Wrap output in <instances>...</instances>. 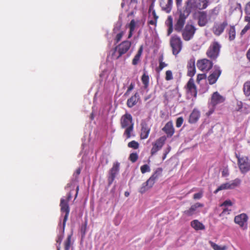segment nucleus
<instances>
[{"label": "nucleus", "mask_w": 250, "mask_h": 250, "mask_svg": "<svg viewBox=\"0 0 250 250\" xmlns=\"http://www.w3.org/2000/svg\"><path fill=\"white\" fill-rule=\"evenodd\" d=\"M243 103L241 101H237L234 107V110L236 111H240L243 107Z\"/></svg>", "instance_id": "40"}, {"label": "nucleus", "mask_w": 250, "mask_h": 250, "mask_svg": "<svg viewBox=\"0 0 250 250\" xmlns=\"http://www.w3.org/2000/svg\"><path fill=\"white\" fill-rule=\"evenodd\" d=\"M232 205V203L231 202V201L229 200H226L222 204H221L220 205V207L227 206H231Z\"/></svg>", "instance_id": "51"}, {"label": "nucleus", "mask_w": 250, "mask_h": 250, "mask_svg": "<svg viewBox=\"0 0 250 250\" xmlns=\"http://www.w3.org/2000/svg\"><path fill=\"white\" fill-rule=\"evenodd\" d=\"M196 29L192 24H187L182 32V36L183 40L188 41L192 39L195 33Z\"/></svg>", "instance_id": "10"}, {"label": "nucleus", "mask_w": 250, "mask_h": 250, "mask_svg": "<svg viewBox=\"0 0 250 250\" xmlns=\"http://www.w3.org/2000/svg\"><path fill=\"white\" fill-rule=\"evenodd\" d=\"M228 25L227 21H224L222 22H216L214 23L211 31L215 36H219L223 33Z\"/></svg>", "instance_id": "14"}, {"label": "nucleus", "mask_w": 250, "mask_h": 250, "mask_svg": "<svg viewBox=\"0 0 250 250\" xmlns=\"http://www.w3.org/2000/svg\"><path fill=\"white\" fill-rule=\"evenodd\" d=\"M139 100V95L138 93H136L134 95L132 96L127 101L126 104L128 107H132L138 102Z\"/></svg>", "instance_id": "28"}, {"label": "nucleus", "mask_w": 250, "mask_h": 250, "mask_svg": "<svg viewBox=\"0 0 250 250\" xmlns=\"http://www.w3.org/2000/svg\"><path fill=\"white\" fill-rule=\"evenodd\" d=\"M209 243L214 250H226L227 249L226 246L221 247L211 241L209 242Z\"/></svg>", "instance_id": "34"}, {"label": "nucleus", "mask_w": 250, "mask_h": 250, "mask_svg": "<svg viewBox=\"0 0 250 250\" xmlns=\"http://www.w3.org/2000/svg\"><path fill=\"white\" fill-rule=\"evenodd\" d=\"M87 229V222L85 221V223L83 224L81 226V232L82 236H84L86 233V230Z\"/></svg>", "instance_id": "42"}, {"label": "nucleus", "mask_w": 250, "mask_h": 250, "mask_svg": "<svg viewBox=\"0 0 250 250\" xmlns=\"http://www.w3.org/2000/svg\"><path fill=\"white\" fill-rule=\"evenodd\" d=\"M208 23L207 14L205 11L199 12L198 18V24L201 26H204Z\"/></svg>", "instance_id": "25"}, {"label": "nucleus", "mask_w": 250, "mask_h": 250, "mask_svg": "<svg viewBox=\"0 0 250 250\" xmlns=\"http://www.w3.org/2000/svg\"><path fill=\"white\" fill-rule=\"evenodd\" d=\"M120 169V163L116 162L113 164L112 168L109 172V176L108 177V185H110L113 182L116 175L118 173Z\"/></svg>", "instance_id": "16"}, {"label": "nucleus", "mask_w": 250, "mask_h": 250, "mask_svg": "<svg viewBox=\"0 0 250 250\" xmlns=\"http://www.w3.org/2000/svg\"><path fill=\"white\" fill-rule=\"evenodd\" d=\"M141 81L143 84H144V87L145 89L148 88L149 82V78L148 75H146V73H144L141 77Z\"/></svg>", "instance_id": "30"}, {"label": "nucleus", "mask_w": 250, "mask_h": 250, "mask_svg": "<svg viewBox=\"0 0 250 250\" xmlns=\"http://www.w3.org/2000/svg\"><path fill=\"white\" fill-rule=\"evenodd\" d=\"M244 20L245 21L247 22L250 25V16H245Z\"/></svg>", "instance_id": "59"}, {"label": "nucleus", "mask_w": 250, "mask_h": 250, "mask_svg": "<svg viewBox=\"0 0 250 250\" xmlns=\"http://www.w3.org/2000/svg\"><path fill=\"white\" fill-rule=\"evenodd\" d=\"M152 15L153 16V19H154L156 20H158V16L156 15V12L155 10H153V11L152 12Z\"/></svg>", "instance_id": "58"}, {"label": "nucleus", "mask_w": 250, "mask_h": 250, "mask_svg": "<svg viewBox=\"0 0 250 250\" xmlns=\"http://www.w3.org/2000/svg\"><path fill=\"white\" fill-rule=\"evenodd\" d=\"M203 195V191H200V192H199L198 193H195L193 195V198L194 200L200 199H201Z\"/></svg>", "instance_id": "45"}, {"label": "nucleus", "mask_w": 250, "mask_h": 250, "mask_svg": "<svg viewBox=\"0 0 250 250\" xmlns=\"http://www.w3.org/2000/svg\"><path fill=\"white\" fill-rule=\"evenodd\" d=\"M227 33L229 36V41H233L236 36V30L234 25H230L229 28L227 30Z\"/></svg>", "instance_id": "29"}, {"label": "nucleus", "mask_w": 250, "mask_h": 250, "mask_svg": "<svg viewBox=\"0 0 250 250\" xmlns=\"http://www.w3.org/2000/svg\"><path fill=\"white\" fill-rule=\"evenodd\" d=\"M200 117V111L197 109L194 108L189 115L188 122L190 124H195L198 121Z\"/></svg>", "instance_id": "26"}, {"label": "nucleus", "mask_w": 250, "mask_h": 250, "mask_svg": "<svg viewBox=\"0 0 250 250\" xmlns=\"http://www.w3.org/2000/svg\"><path fill=\"white\" fill-rule=\"evenodd\" d=\"M134 84L133 83H131L126 92L125 94V95H128L130 93V92L134 88Z\"/></svg>", "instance_id": "50"}, {"label": "nucleus", "mask_w": 250, "mask_h": 250, "mask_svg": "<svg viewBox=\"0 0 250 250\" xmlns=\"http://www.w3.org/2000/svg\"><path fill=\"white\" fill-rule=\"evenodd\" d=\"M229 210L227 208H224L223 210V211L222 212V213L220 214V216H222V215H223L224 214H229Z\"/></svg>", "instance_id": "57"}, {"label": "nucleus", "mask_w": 250, "mask_h": 250, "mask_svg": "<svg viewBox=\"0 0 250 250\" xmlns=\"http://www.w3.org/2000/svg\"><path fill=\"white\" fill-rule=\"evenodd\" d=\"M138 159V155L137 153H132L130 154L129 157V160L132 162L135 163Z\"/></svg>", "instance_id": "38"}, {"label": "nucleus", "mask_w": 250, "mask_h": 250, "mask_svg": "<svg viewBox=\"0 0 250 250\" xmlns=\"http://www.w3.org/2000/svg\"><path fill=\"white\" fill-rule=\"evenodd\" d=\"M162 130L167 134L168 138L171 137L175 133V129L172 121L167 123L162 128Z\"/></svg>", "instance_id": "22"}, {"label": "nucleus", "mask_w": 250, "mask_h": 250, "mask_svg": "<svg viewBox=\"0 0 250 250\" xmlns=\"http://www.w3.org/2000/svg\"><path fill=\"white\" fill-rule=\"evenodd\" d=\"M143 45H142L139 47V48L137 52V54L135 55L136 56L141 58V57L142 55L143 51Z\"/></svg>", "instance_id": "46"}, {"label": "nucleus", "mask_w": 250, "mask_h": 250, "mask_svg": "<svg viewBox=\"0 0 250 250\" xmlns=\"http://www.w3.org/2000/svg\"><path fill=\"white\" fill-rule=\"evenodd\" d=\"M143 45H142L139 47V48L137 52V54L135 55L136 56L141 58V57L142 55L143 51Z\"/></svg>", "instance_id": "47"}, {"label": "nucleus", "mask_w": 250, "mask_h": 250, "mask_svg": "<svg viewBox=\"0 0 250 250\" xmlns=\"http://www.w3.org/2000/svg\"><path fill=\"white\" fill-rule=\"evenodd\" d=\"M241 183V180L239 179H235L229 182L224 183L221 185L218 188L214 191V193L216 194L218 191L228 189H233L235 187H238Z\"/></svg>", "instance_id": "12"}, {"label": "nucleus", "mask_w": 250, "mask_h": 250, "mask_svg": "<svg viewBox=\"0 0 250 250\" xmlns=\"http://www.w3.org/2000/svg\"><path fill=\"white\" fill-rule=\"evenodd\" d=\"M157 21L156 20L154 19L153 20H151L148 21V24L150 25H154L156 26L157 25Z\"/></svg>", "instance_id": "54"}, {"label": "nucleus", "mask_w": 250, "mask_h": 250, "mask_svg": "<svg viewBox=\"0 0 250 250\" xmlns=\"http://www.w3.org/2000/svg\"><path fill=\"white\" fill-rule=\"evenodd\" d=\"M167 24L168 26L170 25L173 26V19L171 16H168L167 21Z\"/></svg>", "instance_id": "53"}, {"label": "nucleus", "mask_w": 250, "mask_h": 250, "mask_svg": "<svg viewBox=\"0 0 250 250\" xmlns=\"http://www.w3.org/2000/svg\"><path fill=\"white\" fill-rule=\"evenodd\" d=\"M197 66L202 71L208 72L212 67L213 63L210 60L203 59L197 61Z\"/></svg>", "instance_id": "15"}, {"label": "nucleus", "mask_w": 250, "mask_h": 250, "mask_svg": "<svg viewBox=\"0 0 250 250\" xmlns=\"http://www.w3.org/2000/svg\"><path fill=\"white\" fill-rule=\"evenodd\" d=\"M235 156L237 159V164L242 173L245 174L250 171V160L247 156H241L235 153Z\"/></svg>", "instance_id": "7"}, {"label": "nucleus", "mask_w": 250, "mask_h": 250, "mask_svg": "<svg viewBox=\"0 0 250 250\" xmlns=\"http://www.w3.org/2000/svg\"><path fill=\"white\" fill-rule=\"evenodd\" d=\"M159 67L156 69V71L157 72H160L161 71L164 67L167 66V64L165 62H163V56H161L159 58Z\"/></svg>", "instance_id": "33"}, {"label": "nucleus", "mask_w": 250, "mask_h": 250, "mask_svg": "<svg viewBox=\"0 0 250 250\" xmlns=\"http://www.w3.org/2000/svg\"><path fill=\"white\" fill-rule=\"evenodd\" d=\"M140 138L146 139L150 133L151 126L145 121H142L141 123Z\"/></svg>", "instance_id": "18"}, {"label": "nucleus", "mask_w": 250, "mask_h": 250, "mask_svg": "<svg viewBox=\"0 0 250 250\" xmlns=\"http://www.w3.org/2000/svg\"><path fill=\"white\" fill-rule=\"evenodd\" d=\"M187 75L189 77H192L196 73L195 60L194 59H191L188 61L187 65Z\"/></svg>", "instance_id": "23"}, {"label": "nucleus", "mask_w": 250, "mask_h": 250, "mask_svg": "<svg viewBox=\"0 0 250 250\" xmlns=\"http://www.w3.org/2000/svg\"><path fill=\"white\" fill-rule=\"evenodd\" d=\"M63 234L57 236V238L56 239V242L57 243V250H61V244L62 239H63Z\"/></svg>", "instance_id": "37"}, {"label": "nucleus", "mask_w": 250, "mask_h": 250, "mask_svg": "<svg viewBox=\"0 0 250 250\" xmlns=\"http://www.w3.org/2000/svg\"><path fill=\"white\" fill-rule=\"evenodd\" d=\"M210 0H188L184 6L190 13L193 9L204 10L209 5Z\"/></svg>", "instance_id": "4"}, {"label": "nucleus", "mask_w": 250, "mask_h": 250, "mask_svg": "<svg viewBox=\"0 0 250 250\" xmlns=\"http://www.w3.org/2000/svg\"><path fill=\"white\" fill-rule=\"evenodd\" d=\"M184 122V119L183 117H178L176 122V126L177 127L179 128L181 126Z\"/></svg>", "instance_id": "44"}, {"label": "nucleus", "mask_w": 250, "mask_h": 250, "mask_svg": "<svg viewBox=\"0 0 250 250\" xmlns=\"http://www.w3.org/2000/svg\"><path fill=\"white\" fill-rule=\"evenodd\" d=\"M135 27L136 22L134 20H132L129 24V32L128 35V39H130L132 36Z\"/></svg>", "instance_id": "32"}, {"label": "nucleus", "mask_w": 250, "mask_h": 250, "mask_svg": "<svg viewBox=\"0 0 250 250\" xmlns=\"http://www.w3.org/2000/svg\"><path fill=\"white\" fill-rule=\"evenodd\" d=\"M72 197V194L70 192L67 194V197L66 199H64L62 198L60 200V209L61 212L62 216L63 214L64 213V215L63 218V222L62 224V233H64L66 222L68 219V217L69 216V212H70V207L69 206L68 203Z\"/></svg>", "instance_id": "2"}, {"label": "nucleus", "mask_w": 250, "mask_h": 250, "mask_svg": "<svg viewBox=\"0 0 250 250\" xmlns=\"http://www.w3.org/2000/svg\"><path fill=\"white\" fill-rule=\"evenodd\" d=\"M221 72L219 67L215 66L214 70L208 77L209 83L211 85L215 83L220 77Z\"/></svg>", "instance_id": "21"}, {"label": "nucleus", "mask_w": 250, "mask_h": 250, "mask_svg": "<svg viewBox=\"0 0 250 250\" xmlns=\"http://www.w3.org/2000/svg\"><path fill=\"white\" fill-rule=\"evenodd\" d=\"M140 60V58L135 56L132 60V63L134 65H137Z\"/></svg>", "instance_id": "52"}, {"label": "nucleus", "mask_w": 250, "mask_h": 250, "mask_svg": "<svg viewBox=\"0 0 250 250\" xmlns=\"http://www.w3.org/2000/svg\"><path fill=\"white\" fill-rule=\"evenodd\" d=\"M221 44L217 41L212 42L206 52L207 56L211 60H215L219 55Z\"/></svg>", "instance_id": "8"}, {"label": "nucleus", "mask_w": 250, "mask_h": 250, "mask_svg": "<svg viewBox=\"0 0 250 250\" xmlns=\"http://www.w3.org/2000/svg\"><path fill=\"white\" fill-rule=\"evenodd\" d=\"M168 28L167 30V35L169 36L171 34V33L172 32L173 30V26L170 25L169 26H168Z\"/></svg>", "instance_id": "55"}, {"label": "nucleus", "mask_w": 250, "mask_h": 250, "mask_svg": "<svg viewBox=\"0 0 250 250\" xmlns=\"http://www.w3.org/2000/svg\"><path fill=\"white\" fill-rule=\"evenodd\" d=\"M127 146L128 147L136 149L139 148V144L135 141H132L128 143Z\"/></svg>", "instance_id": "36"}, {"label": "nucleus", "mask_w": 250, "mask_h": 250, "mask_svg": "<svg viewBox=\"0 0 250 250\" xmlns=\"http://www.w3.org/2000/svg\"><path fill=\"white\" fill-rule=\"evenodd\" d=\"M162 172V168H158L147 180L142 184L139 189V192L141 194L145 193L150 189L154 185L156 181L161 176Z\"/></svg>", "instance_id": "3"}, {"label": "nucleus", "mask_w": 250, "mask_h": 250, "mask_svg": "<svg viewBox=\"0 0 250 250\" xmlns=\"http://www.w3.org/2000/svg\"><path fill=\"white\" fill-rule=\"evenodd\" d=\"M243 92L246 96H250V81H247L243 85Z\"/></svg>", "instance_id": "31"}, {"label": "nucleus", "mask_w": 250, "mask_h": 250, "mask_svg": "<svg viewBox=\"0 0 250 250\" xmlns=\"http://www.w3.org/2000/svg\"><path fill=\"white\" fill-rule=\"evenodd\" d=\"M203 207L204 204L199 202L196 203L191 205L188 209L183 211V214L188 217L191 216L199 212L198 210L199 208H203Z\"/></svg>", "instance_id": "19"}, {"label": "nucleus", "mask_w": 250, "mask_h": 250, "mask_svg": "<svg viewBox=\"0 0 250 250\" xmlns=\"http://www.w3.org/2000/svg\"><path fill=\"white\" fill-rule=\"evenodd\" d=\"M175 1L177 7L181 5L182 0H175Z\"/></svg>", "instance_id": "63"}, {"label": "nucleus", "mask_w": 250, "mask_h": 250, "mask_svg": "<svg viewBox=\"0 0 250 250\" xmlns=\"http://www.w3.org/2000/svg\"><path fill=\"white\" fill-rule=\"evenodd\" d=\"M160 5L163 11L169 13L172 8V0H160Z\"/></svg>", "instance_id": "24"}, {"label": "nucleus", "mask_w": 250, "mask_h": 250, "mask_svg": "<svg viewBox=\"0 0 250 250\" xmlns=\"http://www.w3.org/2000/svg\"><path fill=\"white\" fill-rule=\"evenodd\" d=\"M185 88L187 93L190 94L191 96L196 98L197 95V90L196 86L194 83V80L192 78H190Z\"/></svg>", "instance_id": "17"}, {"label": "nucleus", "mask_w": 250, "mask_h": 250, "mask_svg": "<svg viewBox=\"0 0 250 250\" xmlns=\"http://www.w3.org/2000/svg\"><path fill=\"white\" fill-rule=\"evenodd\" d=\"M81 169L80 168H78L76 169V171L75 172L74 175L76 176L79 175L81 173Z\"/></svg>", "instance_id": "60"}, {"label": "nucleus", "mask_w": 250, "mask_h": 250, "mask_svg": "<svg viewBox=\"0 0 250 250\" xmlns=\"http://www.w3.org/2000/svg\"><path fill=\"white\" fill-rule=\"evenodd\" d=\"M245 12L247 15H250V1L246 4Z\"/></svg>", "instance_id": "48"}, {"label": "nucleus", "mask_w": 250, "mask_h": 250, "mask_svg": "<svg viewBox=\"0 0 250 250\" xmlns=\"http://www.w3.org/2000/svg\"><path fill=\"white\" fill-rule=\"evenodd\" d=\"M167 140V137L163 136L157 139L152 144V148L150 150L151 156L155 155L158 151L161 150L165 145Z\"/></svg>", "instance_id": "11"}, {"label": "nucleus", "mask_w": 250, "mask_h": 250, "mask_svg": "<svg viewBox=\"0 0 250 250\" xmlns=\"http://www.w3.org/2000/svg\"><path fill=\"white\" fill-rule=\"evenodd\" d=\"M169 43L172 48V54L177 56L181 51L183 42L180 37L176 35L172 36L170 39Z\"/></svg>", "instance_id": "9"}, {"label": "nucleus", "mask_w": 250, "mask_h": 250, "mask_svg": "<svg viewBox=\"0 0 250 250\" xmlns=\"http://www.w3.org/2000/svg\"><path fill=\"white\" fill-rule=\"evenodd\" d=\"M202 79V75H198L197 78V81H199Z\"/></svg>", "instance_id": "64"}, {"label": "nucleus", "mask_w": 250, "mask_h": 250, "mask_svg": "<svg viewBox=\"0 0 250 250\" xmlns=\"http://www.w3.org/2000/svg\"><path fill=\"white\" fill-rule=\"evenodd\" d=\"M249 29H250V25L248 23L241 32V35H244Z\"/></svg>", "instance_id": "49"}, {"label": "nucleus", "mask_w": 250, "mask_h": 250, "mask_svg": "<svg viewBox=\"0 0 250 250\" xmlns=\"http://www.w3.org/2000/svg\"><path fill=\"white\" fill-rule=\"evenodd\" d=\"M225 100V98L216 91L214 92L211 96L210 104L214 107L216 105L223 103Z\"/></svg>", "instance_id": "20"}, {"label": "nucleus", "mask_w": 250, "mask_h": 250, "mask_svg": "<svg viewBox=\"0 0 250 250\" xmlns=\"http://www.w3.org/2000/svg\"><path fill=\"white\" fill-rule=\"evenodd\" d=\"M248 215L244 213L236 215L234 217V222L238 225L243 229H246L248 228Z\"/></svg>", "instance_id": "13"}, {"label": "nucleus", "mask_w": 250, "mask_h": 250, "mask_svg": "<svg viewBox=\"0 0 250 250\" xmlns=\"http://www.w3.org/2000/svg\"><path fill=\"white\" fill-rule=\"evenodd\" d=\"M246 56L248 59V60L250 61V48L248 50V51L247 52Z\"/></svg>", "instance_id": "61"}, {"label": "nucleus", "mask_w": 250, "mask_h": 250, "mask_svg": "<svg viewBox=\"0 0 250 250\" xmlns=\"http://www.w3.org/2000/svg\"><path fill=\"white\" fill-rule=\"evenodd\" d=\"M124 34V32L121 31L116 35V37L114 39V41L116 43H118L121 40Z\"/></svg>", "instance_id": "43"}, {"label": "nucleus", "mask_w": 250, "mask_h": 250, "mask_svg": "<svg viewBox=\"0 0 250 250\" xmlns=\"http://www.w3.org/2000/svg\"><path fill=\"white\" fill-rule=\"evenodd\" d=\"M190 13L184 7L183 10L180 12L179 16L174 25V30L177 32H181L184 29L186 20Z\"/></svg>", "instance_id": "6"}, {"label": "nucleus", "mask_w": 250, "mask_h": 250, "mask_svg": "<svg viewBox=\"0 0 250 250\" xmlns=\"http://www.w3.org/2000/svg\"><path fill=\"white\" fill-rule=\"evenodd\" d=\"M120 124L121 127L125 129L124 135L126 139L130 138L134 128V123L131 115L128 113L123 115L121 118Z\"/></svg>", "instance_id": "1"}, {"label": "nucleus", "mask_w": 250, "mask_h": 250, "mask_svg": "<svg viewBox=\"0 0 250 250\" xmlns=\"http://www.w3.org/2000/svg\"><path fill=\"white\" fill-rule=\"evenodd\" d=\"M131 46V42L124 41L116 46L114 49L112 56L116 59H119L123 55L126 53Z\"/></svg>", "instance_id": "5"}, {"label": "nucleus", "mask_w": 250, "mask_h": 250, "mask_svg": "<svg viewBox=\"0 0 250 250\" xmlns=\"http://www.w3.org/2000/svg\"><path fill=\"white\" fill-rule=\"evenodd\" d=\"M190 225L195 230H204L205 226L198 220H194L190 222Z\"/></svg>", "instance_id": "27"}, {"label": "nucleus", "mask_w": 250, "mask_h": 250, "mask_svg": "<svg viewBox=\"0 0 250 250\" xmlns=\"http://www.w3.org/2000/svg\"><path fill=\"white\" fill-rule=\"evenodd\" d=\"M154 3L152 2L150 5H149V9H148V13L149 14H150V12H152L153 11V10H154Z\"/></svg>", "instance_id": "56"}, {"label": "nucleus", "mask_w": 250, "mask_h": 250, "mask_svg": "<svg viewBox=\"0 0 250 250\" xmlns=\"http://www.w3.org/2000/svg\"><path fill=\"white\" fill-rule=\"evenodd\" d=\"M171 150V147L170 146H168L165 150H164V153H166V154H168L169 151H170Z\"/></svg>", "instance_id": "62"}, {"label": "nucleus", "mask_w": 250, "mask_h": 250, "mask_svg": "<svg viewBox=\"0 0 250 250\" xmlns=\"http://www.w3.org/2000/svg\"><path fill=\"white\" fill-rule=\"evenodd\" d=\"M140 169L142 173H145L146 172H149L150 171L149 167L146 164L142 166H141Z\"/></svg>", "instance_id": "41"}, {"label": "nucleus", "mask_w": 250, "mask_h": 250, "mask_svg": "<svg viewBox=\"0 0 250 250\" xmlns=\"http://www.w3.org/2000/svg\"><path fill=\"white\" fill-rule=\"evenodd\" d=\"M173 78L172 71L170 70L166 71L165 77L166 80L167 81H170L172 80Z\"/></svg>", "instance_id": "39"}, {"label": "nucleus", "mask_w": 250, "mask_h": 250, "mask_svg": "<svg viewBox=\"0 0 250 250\" xmlns=\"http://www.w3.org/2000/svg\"><path fill=\"white\" fill-rule=\"evenodd\" d=\"M72 234L67 236L66 240L64 242V250H69L71 246V241Z\"/></svg>", "instance_id": "35"}]
</instances>
